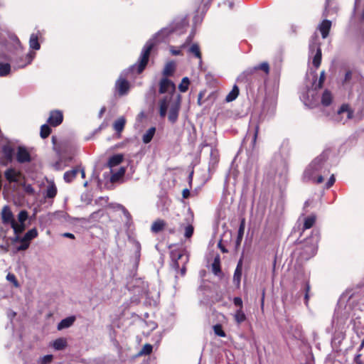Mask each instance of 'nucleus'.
<instances>
[{"instance_id":"nucleus-1","label":"nucleus","mask_w":364,"mask_h":364,"mask_svg":"<svg viewBox=\"0 0 364 364\" xmlns=\"http://www.w3.org/2000/svg\"><path fill=\"white\" fill-rule=\"evenodd\" d=\"M326 154L322 153L316 157L305 169L303 179L305 181L321 183L323 181V175H326L329 170L326 166Z\"/></svg>"},{"instance_id":"nucleus-2","label":"nucleus","mask_w":364,"mask_h":364,"mask_svg":"<svg viewBox=\"0 0 364 364\" xmlns=\"http://www.w3.org/2000/svg\"><path fill=\"white\" fill-rule=\"evenodd\" d=\"M175 28L173 26H168L161 29L154 37L146 42L144 45L141 55L139 59V65L137 66L138 73H141L147 65L150 53L156 42L164 41Z\"/></svg>"},{"instance_id":"nucleus-3","label":"nucleus","mask_w":364,"mask_h":364,"mask_svg":"<svg viewBox=\"0 0 364 364\" xmlns=\"http://www.w3.org/2000/svg\"><path fill=\"white\" fill-rule=\"evenodd\" d=\"M176 87L173 82L166 77L161 80L159 83V92L161 94L168 93L170 96H166L159 102V114L161 117L166 115L168 105L172 100V95L175 91Z\"/></svg>"},{"instance_id":"nucleus-4","label":"nucleus","mask_w":364,"mask_h":364,"mask_svg":"<svg viewBox=\"0 0 364 364\" xmlns=\"http://www.w3.org/2000/svg\"><path fill=\"white\" fill-rule=\"evenodd\" d=\"M327 116L335 122L345 124L352 117L353 113L347 105H343L333 114H327Z\"/></svg>"},{"instance_id":"nucleus-5","label":"nucleus","mask_w":364,"mask_h":364,"mask_svg":"<svg viewBox=\"0 0 364 364\" xmlns=\"http://www.w3.org/2000/svg\"><path fill=\"white\" fill-rule=\"evenodd\" d=\"M318 89L316 87L308 88L306 92L301 93L300 99L306 106L314 107L318 103L319 99Z\"/></svg>"},{"instance_id":"nucleus-6","label":"nucleus","mask_w":364,"mask_h":364,"mask_svg":"<svg viewBox=\"0 0 364 364\" xmlns=\"http://www.w3.org/2000/svg\"><path fill=\"white\" fill-rule=\"evenodd\" d=\"M309 51L313 57V65L318 68L321 61V50L318 42V37L315 35L312 37L309 43Z\"/></svg>"},{"instance_id":"nucleus-7","label":"nucleus","mask_w":364,"mask_h":364,"mask_svg":"<svg viewBox=\"0 0 364 364\" xmlns=\"http://www.w3.org/2000/svg\"><path fill=\"white\" fill-rule=\"evenodd\" d=\"M284 334L287 339L301 340L303 338L302 328L298 323H288Z\"/></svg>"},{"instance_id":"nucleus-8","label":"nucleus","mask_w":364,"mask_h":364,"mask_svg":"<svg viewBox=\"0 0 364 364\" xmlns=\"http://www.w3.org/2000/svg\"><path fill=\"white\" fill-rule=\"evenodd\" d=\"M1 220L4 225H9L14 230V233L21 231L20 228L16 227V220L10 208L7 205L4 206L1 210Z\"/></svg>"},{"instance_id":"nucleus-9","label":"nucleus","mask_w":364,"mask_h":364,"mask_svg":"<svg viewBox=\"0 0 364 364\" xmlns=\"http://www.w3.org/2000/svg\"><path fill=\"white\" fill-rule=\"evenodd\" d=\"M181 96L178 95L177 99L174 102H171L168 107L170 106L169 113L168 115V120L171 123H175L178 117V112L181 107Z\"/></svg>"},{"instance_id":"nucleus-10","label":"nucleus","mask_w":364,"mask_h":364,"mask_svg":"<svg viewBox=\"0 0 364 364\" xmlns=\"http://www.w3.org/2000/svg\"><path fill=\"white\" fill-rule=\"evenodd\" d=\"M257 70H263L266 74H268L269 72V66L268 63L263 62L258 65H256L252 68H249L240 75L237 77V81H242L247 75H252L255 71Z\"/></svg>"},{"instance_id":"nucleus-11","label":"nucleus","mask_w":364,"mask_h":364,"mask_svg":"<svg viewBox=\"0 0 364 364\" xmlns=\"http://www.w3.org/2000/svg\"><path fill=\"white\" fill-rule=\"evenodd\" d=\"M4 176L5 178L9 182V183H15L18 185H20L21 183V179L23 178L22 173L16 171L14 168H8L4 172Z\"/></svg>"},{"instance_id":"nucleus-12","label":"nucleus","mask_w":364,"mask_h":364,"mask_svg":"<svg viewBox=\"0 0 364 364\" xmlns=\"http://www.w3.org/2000/svg\"><path fill=\"white\" fill-rule=\"evenodd\" d=\"M16 161L20 164L28 163L31 161L28 151L23 146H18L16 153Z\"/></svg>"},{"instance_id":"nucleus-13","label":"nucleus","mask_w":364,"mask_h":364,"mask_svg":"<svg viewBox=\"0 0 364 364\" xmlns=\"http://www.w3.org/2000/svg\"><path fill=\"white\" fill-rule=\"evenodd\" d=\"M195 35V31L193 30L189 36L187 37L186 41L180 46L178 48H176L173 46L170 47V52L173 55H182L183 50H185L188 45L193 41V38Z\"/></svg>"},{"instance_id":"nucleus-14","label":"nucleus","mask_w":364,"mask_h":364,"mask_svg":"<svg viewBox=\"0 0 364 364\" xmlns=\"http://www.w3.org/2000/svg\"><path fill=\"white\" fill-rule=\"evenodd\" d=\"M115 89L119 95H124L127 94L129 90V83L127 80L120 76L115 83Z\"/></svg>"},{"instance_id":"nucleus-15","label":"nucleus","mask_w":364,"mask_h":364,"mask_svg":"<svg viewBox=\"0 0 364 364\" xmlns=\"http://www.w3.org/2000/svg\"><path fill=\"white\" fill-rule=\"evenodd\" d=\"M36 53L34 52H29L24 58L21 57L16 60V66L17 68H23L26 65L31 63L33 58H35Z\"/></svg>"},{"instance_id":"nucleus-16","label":"nucleus","mask_w":364,"mask_h":364,"mask_svg":"<svg viewBox=\"0 0 364 364\" xmlns=\"http://www.w3.org/2000/svg\"><path fill=\"white\" fill-rule=\"evenodd\" d=\"M63 119V113L60 111L54 110L50 112L48 123L53 127H56L62 123Z\"/></svg>"},{"instance_id":"nucleus-17","label":"nucleus","mask_w":364,"mask_h":364,"mask_svg":"<svg viewBox=\"0 0 364 364\" xmlns=\"http://www.w3.org/2000/svg\"><path fill=\"white\" fill-rule=\"evenodd\" d=\"M80 172L82 178H85V173L83 168H80V167H75L70 171H68L64 173V180L67 183L71 182L77 176V174Z\"/></svg>"},{"instance_id":"nucleus-18","label":"nucleus","mask_w":364,"mask_h":364,"mask_svg":"<svg viewBox=\"0 0 364 364\" xmlns=\"http://www.w3.org/2000/svg\"><path fill=\"white\" fill-rule=\"evenodd\" d=\"M186 50L187 53L194 55L196 58L199 59V64L202 63V56L200 50V47L197 43H192V41L188 45Z\"/></svg>"},{"instance_id":"nucleus-19","label":"nucleus","mask_w":364,"mask_h":364,"mask_svg":"<svg viewBox=\"0 0 364 364\" xmlns=\"http://www.w3.org/2000/svg\"><path fill=\"white\" fill-rule=\"evenodd\" d=\"M28 218V213L26 210H21L18 215V223L16 221V227L18 229L20 228L21 231L19 232H23L26 229L25 222Z\"/></svg>"},{"instance_id":"nucleus-20","label":"nucleus","mask_w":364,"mask_h":364,"mask_svg":"<svg viewBox=\"0 0 364 364\" xmlns=\"http://www.w3.org/2000/svg\"><path fill=\"white\" fill-rule=\"evenodd\" d=\"M331 27V22L329 20H323L318 26V30L320 31L322 38H326L329 33Z\"/></svg>"},{"instance_id":"nucleus-21","label":"nucleus","mask_w":364,"mask_h":364,"mask_svg":"<svg viewBox=\"0 0 364 364\" xmlns=\"http://www.w3.org/2000/svg\"><path fill=\"white\" fill-rule=\"evenodd\" d=\"M75 316H69L64 319H63L58 324V330L60 331L64 328H67L70 327L75 322Z\"/></svg>"},{"instance_id":"nucleus-22","label":"nucleus","mask_w":364,"mask_h":364,"mask_svg":"<svg viewBox=\"0 0 364 364\" xmlns=\"http://www.w3.org/2000/svg\"><path fill=\"white\" fill-rule=\"evenodd\" d=\"M242 276V259H240L238 262L237 267L235 270L233 276V282L238 287L240 284V279Z\"/></svg>"},{"instance_id":"nucleus-23","label":"nucleus","mask_w":364,"mask_h":364,"mask_svg":"<svg viewBox=\"0 0 364 364\" xmlns=\"http://www.w3.org/2000/svg\"><path fill=\"white\" fill-rule=\"evenodd\" d=\"M38 236V230L36 228L29 230L21 238V242H30Z\"/></svg>"},{"instance_id":"nucleus-24","label":"nucleus","mask_w":364,"mask_h":364,"mask_svg":"<svg viewBox=\"0 0 364 364\" xmlns=\"http://www.w3.org/2000/svg\"><path fill=\"white\" fill-rule=\"evenodd\" d=\"M288 171V166L287 162L283 160L280 159L278 162V166L276 168V173H277L279 176H284L287 173Z\"/></svg>"},{"instance_id":"nucleus-25","label":"nucleus","mask_w":364,"mask_h":364,"mask_svg":"<svg viewBox=\"0 0 364 364\" xmlns=\"http://www.w3.org/2000/svg\"><path fill=\"white\" fill-rule=\"evenodd\" d=\"M57 194V188L53 181H50L46 188V197L48 198H54Z\"/></svg>"},{"instance_id":"nucleus-26","label":"nucleus","mask_w":364,"mask_h":364,"mask_svg":"<svg viewBox=\"0 0 364 364\" xmlns=\"http://www.w3.org/2000/svg\"><path fill=\"white\" fill-rule=\"evenodd\" d=\"M156 133V128L152 127L149 128L142 136V141L144 144L149 143Z\"/></svg>"},{"instance_id":"nucleus-27","label":"nucleus","mask_w":364,"mask_h":364,"mask_svg":"<svg viewBox=\"0 0 364 364\" xmlns=\"http://www.w3.org/2000/svg\"><path fill=\"white\" fill-rule=\"evenodd\" d=\"M123 160V156L122 154H116L109 158L108 161V166L110 168L118 166Z\"/></svg>"},{"instance_id":"nucleus-28","label":"nucleus","mask_w":364,"mask_h":364,"mask_svg":"<svg viewBox=\"0 0 364 364\" xmlns=\"http://www.w3.org/2000/svg\"><path fill=\"white\" fill-rule=\"evenodd\" d=\"M233 316H234L235 321L238 325L241 324L247 318L246 315L244 313L242 309H237V310H236L235 314H234V315H233Z\"/></svg>"},{"instance_id":"nucleus-29","label":"nucleus","mask_w":364,"mask_h":364,"mask_svg":"<svg viewBox=\"0 0 364 364\" xmlns=\"http://www.w3.org/2000/svg\"><path fill=\"white\" fill-rule=\"evenodd\" d=\"M305 254L301 253V256L304 259H309L313 257L316 252V247L315 246H307L304 250Z\"/></svg>"},{"instance_id":"nucleus-30","label":"nucleus","mask_w":364,"mask_h":364,"mask_svg":"<svg viewBox=\"0 0 364 364\" xmlns=\"http://www.w3.org/2000/svg\"><path fill=\"white\" fill-rule=\"evenodd\" d=\"M2 151L4 157L9 161H11L14 155V149L9 145L3 146Z\"/></svg>"},{"instance_id":"nucleus-31","label":"nucleus","mask_w":364,"mask_h":364,"mask_svg":"<svg viewBox=\"0 0 364 364\" xmlns=\"http://www.w3.org/2000/svg\"><path fill=\"white\" fill-rule=\"evenodd\" d=\"M175 67L176 65L173 61L167 63L163 70V75L166 77L171 75L175 70Z\"/></svg>"},{"instance_id":"nucleus-32","label":"nucleus","mask_w":364,"mask_h":364,"mask_svg":"<svg viewBox=\"0 0 364 364\" xmlns=\"http://www.w3.org/2000/svg\"><path fill=\"white\" fill-rule=\"evenodd\" d=\"M29 46L31 48L38 50L41 48V45L38 43V36L35 33H32L29 39Z\"/></svg>"},{"instance_id":"nucleus-33","label":"nucleus","mask_w":364,"mask_h":364,"mask_svg":"<svg viewBox=\"0 0 364 364\" xmlns=\"http://www.w3.org/2000/svg\"><path fill=\"white\" fill-rule=\"evenodd\" d=\"M238 95L239 88L236 85H235L232 87V90L226 96L225 100L228 102H232L237 97Z\"/></svg>"},{"instance_id":"nucleus-34","label":"nucleus","mask_w":364,"mask_h":364,"mask_svg":"<svg viewBox=\"0 0 364 364\" xmlns=\"http://www.w3.org/2000/svg\"><path fill=\"white\" fill-rule=\"evenodd\" d=\"M332 101V95L328 90H325L321 97V104L327 107L330 105Z\"/></svg>"},{"instance_id":"nucleus-35","label":"nucleus","mask_w":364,"mask_h":364,"mask_svg":"<svg viewBox=\"0 0 364 364\" xmlns=\"http://www.w3.org/2000/svg\"><path fill=\"white\" fill-rule=\"evenodd\" d=\"M125 122L126 120L124 117H119L113 124L114 129L117 132H121L124 127Z\"/></svg>"},{"instance_id":"nucleus-36","label":"nucleus","mask_w":364,"mask_h":364,"mask_svg":"<svg viewBox=\"0 0 364 364\" xmlns=\"http://www.w3.org/2000/svg\"><path fill=\"white\" fill-rule=\"evenodd\" d=\"M165 226V222L163 220H157L154 221L151 225V231L154 232H159Z\"/></svg>"},{"instance_id":"nucleus-37","label":"nucleus","mask_w":364,"mask_h":364,"mask_svg":"<svg viewBox=\"0 0 364 364\" xmlns=\"http://www.w3.org/2000/svg\"><path fill=\"white\" fill-rule=\"evenodd\" d=\"M67 343L64 338H58L53 343V348L57 350H60L66 347Z\"/></svg>"},{"instance_id":"nucleus-38","label":"nucleus","mask_w":364,"mask_h":364,"mask_svg":"<svg viewBox=\"0 0 364 364\" xmlns=\"http://www.w3.org/2000/svg\"><path fill=\"white\" fill-rule=\"evenodd\" d=\"M11 71V65L9 63H0V76L8 75Z\"/></svg>"},{"instance_id":"nucleus-39","label":"nucleus","mask_w":364,"mask_h":364,"mask_svg":"<svg viewBox=\"0 0 364 364\" xmlns=\"http://www.w3.org/2000/svg\"><path fill=\"white\" fill-rule=\"evenodd\" d=\"M316 221V216L315 215H311L305 218L304 223V229H309L311 228Z\"/></svg>"},{"instance_id":"nucleus-40","label":"nucleus","mask_w":364,"mask_h":364,"mask_svg":"<svg viewBox=\"0 0 364 364\" xmlns=\"http://www.w3.org/2000/svg\"><path fill=\"white\" fill-rule=\"evenodd\" d=\"M189 79L185 77L182 79L181 82L178 85V89L181 92H185L188 89Z\"/></svg>"},{"instance_id":"nucleus-41","label":"nucleus","mask_w":364,"mask_h":364,"mask_svg":"<svg viewBox=\"0 0 364 364\" xmlns=\"http://www.w3.org/2000/svg\"><path fill=\"white\" fill-rule=\"evenodd\" d=\"M125 173L124 168H120L117 172L113 173L111 176V181H116L119 180L122 176H124Z\"/></svg>"},{"instance_id":"nucleus-42","label":"nucleus","mask_w":364,"mask_h":364,"mask_svg":"<svg viewBox=\"0 0 364 364\" xmlns=\"http://www.w3.org/2000/svg\"><path fill=\"white\" fill-rule=\"evenodd\" d=\"M194 228L192 224L188 223L184 228V237L186 238H190L193 234Z\"/></svg>"},{"instance_id":"nucleus-43","label":"nucleus","mask_w":364,"mask_h":364,"mask_svg":"<svg viewBox=\"0 0 364 364\" xmlns=\"http://www.w3.org/2000/svg\"><path fill=\"white\" fill-rule=\"evenodd\" d=\"M50 128L47 124H43L41 127V136L43 139L48 137L50 133Z\"/></svg>"},{"instance_id":"nucleus-44","label":"nucleus","mask_w":364,"mask_h":364,"mask_svg":"<svg viewBox=\"0 0 364 364\" xmlns=\"http://www.w3.org/2000/svg\"><path fill=\"white\" fill-rule=\"evenodd\" d=\"M153 346L151 344H145L141 350L139 351V355H149L152 352Z\"/></svg>"},{"instance_id":"nucleus-45","label":"nucleus","mask_w":364,"mask_h":364,"mask_svg":"<svg viewBox=\"0 0 364 364\" xmlns=\"http://www.w3.org/2000/svg\"><path fill=\"white\" fill-rule=\"evenodd\" d=\"M214 333L220 337H225V333L222 328V326L219 324L215 325L213 326Z\"/></svg>"},{"instance_id":"nucleus-46","label":"nucleus","mask_w":364,"mask_h":364,"mask_svg":"<svg viewBox=\"0 0 364 364\" xmlns=\"http://www.w3.org/2000/svg\"><path fill=\"white\" fill-rule=\"evenodd\" d=\"M53 360L52 355H46L39 359L40 364H49Z\"/></svg>"},{"instance_id":"nucleus-47","label":"nucleus","mask_w":364,"mask_h":364,"mask_svg":"<svg viewBox=\"0 0 364 364\" xmlns=\"http://www.w3.org/2000/svg\"><path fill=\"white\" fill-rule=\"evenodd\" d=\"M20 185L23 187V190L26 193H27L30 195H32L34 193V192H35L34 189L31 184H26V183H23L21 182Z\"/></svg>"},{"instance_id":"nucleus-48","label":"nucleus","mask_w":364,"mask_h":364,"mask_svg":"<svg viewBox=\"0 0 364 364\" xmlns=\"http://www.w3.org/2000/svg\"><path fill=\"white\" fill-rule=\"evenodd\" d=\"M183 257V255L181 253H174L172 252V257L173 259H175L173 263V267L176 269H178L179 267L178 260L180 259Z\"/></svg>"},{"instance_id":"nucleus-49","label":"nucleus","mask_w":364,"mask_h":364,"mask_svg":"<svg viewBox=\"0 0 364 364\" xmlns=\"http://www.w3.org/2000/svg\"><path fill=\"white\" fill-rule=\"evenodd\" d=\"M244 229H245V221L243 220L242 221V223L240 225L239 230H238L237 243H239L242 240V237L244 234Z\"/></svg>"},{"instance_id":"nucleus-50","label":"nucleus","mask_w":364,"mask_h":364,"mask_svg":"<svg viewBox=\"0 0 364 364\" xmlns=\"http://www.w3.org/2000/svg\"><path fill=\"white\" fill-rule=\"evenodd\" d=\"M6 279L10 282H12L16 287H18V282L14 274L9 273L6 276Z\"/></svg>"},{"instance_id":"nucleus-51","label":"nucleus","mask_w":364,"mask_h":364,"mask_svg":"<svg viewBox=\"0 0 364 364\" xmlns=\"http://www.w3.org/2000/svg\"><path fill=\"white\" fill-rule=\"evenodd\" d=\"M233 303L235 306H237L238 309H242L243 308V303L242 300L240 297H235L233 299Z\"/></svg>"},{"instance_id":"nucleus-52","label":"nucleus","mask_w":364,"mask_h":364,"mask_svg":"<svg viewBox=\"0 0 364 364\" xmlns=\"http://www.w3.org/2000/svg\"><path fill=\"white\" fill-rule=\"evenodd\" d=\"M325 79V73L324 71H322L320 75L319 80L318 82L315 85V87L320 89L322 87L323 82Z\"/></svg>"},{"instance_id":"nucleus-53","label":"nucleus","mask_w":364,"mask_h":364,"mask_svg":"<svg viewBox=\"0 0 364 364\" xmlns=\"http://www.w3.org/2000/svg\"><path fill=\"white\" fill-rule=\"evenodd\" d=\"M134 248H135V252H136V257L137 259L139 258L140 257V250H141V245L139 244V242H136V241H134Z\"/></svg>"},{"instance_id":"nucleus-54","label":"nucleus","mask_w":364,"mask_h":364,"mask_svg":"<svg viewBox=\"0 0 364 364\" xmlns=\"http://www.w3.org/2000/svg\"><path fill=\"white\" fill-rule=\"evenodd\" d=\"M30 243L27 242H21V245L17 247L18 251L26 250L28 248Z\"/></svg>"},{"instance_id":"nucleus-55","label":"nucleus","mask_w":364,"mask_h":364,"mask_svg":"<svg viewBox=\"0 0 364 364\" xmlns=\"http://www.w3.org/2000/svg\"><path fill=\"white\" fill-rule=\"evenodd\" d=\"M30 243L27 242H21V245L17 247L18 251L26 250L28 248Z\"/></svg>"},{"instance_id":"nucleus-56","label":"nucleus","mask_w":364,"mask_h":364,"mask_svg":"<svg viewBox=\"0 0 364 364\" xmlns=\"http://www.w3.org/2000/svg\"><path fill=\"white\" fill-rule=\"evenodd\" d=\"M21 233L22 232L14 233V237L11 238L12 242H14V243L18 242H21L22 237H21L20 235Z\"/></svg>"},{"instance_id":"nucleus-57","label":"nucleus","mask_w":364,"mask_h":364,"mask_svg":"<svg viewBox=\"0 0 364 364\" xmlns=\"http://www.w3.org/2000/svg\"><path fill=\"white\" fill-rule=\"evenodd\" d=\"M335 183V178H334V176L332 175L329 180L328 181V182L326 183V188H329L330 187H331L333 186V184Z\"/></svg>"},{"instance_id":"nucleus-58","label":"nucleus","mask_w":364,"mask_h":364,"mask_svg":"<svg viewBox=\"0 0 364 364\" xmlns=\"http://www.w3.org/2000/svg\"><path fill=\"white\" fill-rule=\"evenodd\" d=\"M258 132H259V127H258V126H256V127H255V133H254V136H253V139H252V144H253V146H254V145L255 144V143H256V139H257V137Z\"/></svg>"},{"instance_id":"nucleus-59","label":"nucleus","mask_w":364,"mask_h":364,"mask_svg":"<svg viewBox=\"0 0 364 364\" xmlns=\"http://www.w3.org/2000/svg\"><path fill=\"white\" fill-rule=\"evenodd\" d=\"M182 194H183V197L184 198H187L189 195H190V191L188 189L186 188V189H183V192H182Z\"/></svg>"},{"instance_id":"nucleus-60","label":"nucleus","mask_w":364,"mask_h":364,"mask_svg":"<svg viewBox=\"0 0 364 364\" xmlns=\"http://www.w3.org/2000/svg\"><path fill=\"white\" fill-rule=\"evenodd\" d=\"M351 76H352V73H351V72H350V71H348V72L346 73V75H345V79H344V81H345V82H347V81L350 80V78H351Z\"/></svg>"},{"instance_id":"nucleus-61","label":"nucleus","mask_w":364,"mask_h":364,"mask_svg":"<svg viewBox=\"0 0 364 364\" xmlns=\"http://www.w3.org/2000/svg\"><path fill=\"white\" fill-rule=\"evenodd\" d=\"M63 236L65 237L70 238V239H75V235L70 232H65L63 234Z\"/></svg>"},{"instance_id":"nucleus-62","label":"nucleus","mask_w":364,"mask_h":364,"mask_svg":"<svg viewBox=\"0 0 364 364\" xmlns=\"http://www.w3.org/2000/svg\"><path fill=\"white\" fill-rule=\"evenodd\" d=\"M360 356H361V355H360V354H358V355H355V362L357 364H363V363H362V361H361V360H360Z\"/></svg>"},{"instance_id":"nucleus-63","label":"nucleus","mask_w":364,"mask_h":364,"mask_svg":"<svg viewBox=\"0 0 364 364\" xmlns=\"http://www.w3.org/2000/svg\"><path fill=\"white\" fill-rule=\"evenodd\" d=\"M213 269L215 274H217L218 272H220V268L215 264V263L213 264Z\"/></svg>"},{"instance_id":"nucleus-64","label":"nucleus","mask_w":364,"mask_h":364,"mask_svg":"<svg viewBox=\"0 0 364 364\" xmlns=\"http://www.w3.org/2000/svg\"><path fill=\"white\" fill-rule=\"evenodd\" d=\"M99 213L98 212H94L92 213L90 215V220L92 219H95L97 218V216L98 215Z\"/></svg>"}]
</instances>
